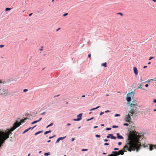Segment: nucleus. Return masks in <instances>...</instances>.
Returning a JSON list of instances; mask_svg holds the SVG:
<instances>
[{"label":"nucleus","mask_w":156,"mask_h":156,"mask_svg":"<svg viewBox=\"0 0 156 156\" xmlns=\"http://www.w3.org/2000/svg\"><path fill=\"white\" fill-rule=\"evenodd\" d=\"M141 144L140 143L138 144L136 143H133L131 141H129L127 142L126 145H127L128 147L126 148V150H127L128 151L131 152L132 150V148H136L137 146L139 145V148L136 149V152H137L140 148V146H141Z\"/></svg>","instance_id":"1"},{"label":"nucleus","mask_w":156,"mask_h":156,"mask_svg":"<svg viewBox=\"0 0 156 156\" xmlns=\"http://www.w3.org/2000/svg\"><path fill=\"white\" fill-rule=\"evenodd\" d=\"M19 119H20V118H18L16 122L14 123L13 124V126L14 127V129H16L21 125V123L19 121Z\"/></svg>","instance_id":"2"},{"label":"nucleus","mask_w":156,"mask_h":156,"mask_svg":"<svg viewBox=\"0 0 156 156\" xmlns=\"http://www.w3.org/2000/svg\"><path fill=\"white\" fill-rule=\"evenodd\" d=\"M133 91L131 92V93H129L127 94V97L126 98V100L127 101L129 102L131 100V97L133 96Z\"/></svg>","instance_id":"3"},{"label":"nucleus","mask_w":156,"mask_h":156,"mask_svg":"<svg viewBox=\"0 0 156 156\" xmlns=\"http://www.w3.org/2000/svg\"><path fill=\"white\" fill-rule=\"evenodd\" d=\"M130 116V115L129 114H128L127 115H126L125 116V121L128 122H129L131 119Z\"/></svg>","instance_id":"4"},{"label":"nucleus","mask_w":156,"mask_h":156,"mask_svg":"<svg viewBox=\"0 0 156 156\" xmlns=\"http://www.w3.org/2000/svg\"><path fill=\"white\" fill-rule=\"evenodd\" d=\"M149 145V148L150 151H151L153 150L154 148H156V145L152 144H148Z\"/></svg>","instance_id":"5"},{"label":"nucleus","mask_w":156,"mask_h":156,"mask_svg":"<svg viewBox=\"0 0 156 156\" xmlns=\"http://www.w3.org/2000/svg\"><path fill=\"white\" fill-rule=\"evenodd\" d=\"M66 136H63V137H59L56 140L55 144H57V143H58L59 142L60 140H63L65 139L66 138Z\"/></svg>","instance_id":"6"},{"label":"nucleus","mask_w":156,"mask_h":156,"mask_svg":"<svg viewBox=\"0 0 156 156\" xmlns=\"http://www.w3.org/2000/svg\"><path fill=\"white\" fill-rule=\"evenodd\" d=\"M117 136L116 138H117L118 139H123L124 138L123 137L120 135L119 133H116Z\"/></svg>","instance_id":"7"},{"label":"nucleus","mask_w":156,"mask_h":156,"mask_svg":"<svg viewBox=\"0 0 156 156\" xmlns=\"http://www.w3.org/2000/svg\"><path fill=\"white\" fill-rule=\"evenodd\" d=\"M134 72L136 76L138 73V71L137 68L136 67H134L133 68Z\"/></svg>","instance_id":"8"},{"label":"nucleus","mask_w":156,"mask_h":156,"mask_svg":"<svg viewBox=\"0 0 156 156\" xmlns=\"http://www.w3.org/2000/svg\"><path fill=\"white\" fill-rule=\"evenodd\" d=\"M82 113H80L77 115V117L80 121L82 119Z\"/></svg>","instance_id":"9"},{"label":"nucleus","mask_w":156,"mask_h":156,"mask_svg":"<svg viewBox=\"0 0 156 156\" xmlns=\"http://www.w3.org/2000/svg\"><path fill=\"white\" fill-rule=\"evenodd\" d=\"M42 119V118H41V117L38 120L34 121H33V122H32L31 123V124L33 125V124H34L35 123H36L37 122H38L40 121Z\"/></svg>","instance_id":"10"},{"label":"nucleus","mask_w":156,"mask_h":156,"mask_svg":"<svg viewBox=\"0 0 156 156\" xmlns=\"http://www.w3.org/2000/svg\"><path fill=\"white\" fill-rule=\"evenodd\" d=\"M5 83V81H2V80H0V90H1V88L2 86H4Z\"/></svg>","instance_id":"11"},{"label":"nucleus","mask_w":156,"mask_h":156,"mask_svg":"<svg viewBox=\"0 0 156 156\" xmlns=\"http://www.w3.org/2000/svg\"><path fill=\"white\" fill-rule=\"evenodd\" d=\"M136 107L135 108L131 109V110L129 111V113L134 114L135 113V112H134L135 110H136Z\"/></svg>","instance_id":"12"},{"label":"nucleus","mask_w":156,"mask_h":156,"mask_svg":"<svg viewBox=\"0 0 156 156\" xmlns=\"http://www.w3.org/2000/svg\"><path fill=\"white\" fill-rule=\"evenodd\" d=\"M109 136H110V138L112 139L115 140L116 139V137L115 136H113V134H110Z\"/></svg>","instance_id":"13"},{"label":"nucleus","mask_w":156,"mask_h":156,"mask_svg":"<svg viewBox=\"0 0 156 156\" xmlns=\"http://www.w3.org/2000/svg\"><path fill=\"white\" fill-rule=\"evenodd\" d=\"M13 80H15V79H13L12 78H11L7 80L6 81H5V83H8L10 81H13Z\"/></svg>","instance_id":"14"},{"label":"nucleus","mask_w":156,"mask_h":156,"mask_svg":"<svg viewBox=\"0 0 156 156\" xmlns=\"http://www.w3.org/2000/svg\"><path fill=\"white\" fill-rule=\"evenodd\" d=\"M31 129V127H29V128L25 129L23 133H22V134H24V133H25L27 132V131H28L30 129Z\"/></svg>","instance_id":"15"},{"label":"nucleus","mask_w":156,"mask_h":156,"mask_svg":"<svg viewBox=\"0 0 156 156\" xmlns=\"http://www.w3.org/2000/svg\"><path fill=\"white\" fill-rule=\"evenodd\" d=\"M43 132V130L38 131L37 132L35 133L34 134V135H37V134H39L40 133H42Z\"/></svg>","instance_id":"16"},{"label":"nucleus","mask_w":156,"mask_h":156,"mask_svg":"<svg viewBox=\"0 0 156 156\" xmlns=\"http://www.w3.org/2000/svg\"><path fill=\"white\" fill-rule=\"evenodd\" d=\"M142 83H141L140 85V86L137 87L138 89L140 88V89H142L143 90H146L143 88H142L141 86H142Z\"/></svg>","instance_id":"17"},{"label":"nucleus","mask_w":156,"mask_h":156,"mask_svg":"<svg viewBox=\"0 0 156 156\" xmlns=\"http://www.w3.org/2000/svg\"><path fill=\"white\" fill-rule=\"evenodd\" d=\"M51 131L50 130L47 131H46L44 132V135H46V134H47L51 133Z\"/></svg>","instance_id":"18"},{"label":"nucleus","mask_w":156,"mask_h":156,"mask_svg":"<svg viewBox=\"0 0 156 156\" xmlns=\"http://www.w3.org/2000/svg\"><path fill=\"white\" fill-rule=\"evenodd\" d=\"M112 154H114V155H113L112 154V156H114V154H119L118 152V151H112Z\"/></svg>","instance_id":"19"},{"label":"nucleus","mask_w":156,"mask_h":156,"mask_svg":"<svg viewBox=\"0 0 156 156\" xmlns=\"http://www.w3.org/2000/svg\"><path fill=\"white\" fill-rule=\"evenodd\" d=\"M100 107V106H98L96 108H93L92 109H90V111H92V110H94L96 109L99 108Z\"/></svg>","instance_id":"20"},{"label":"nucleus","mask_w":156,"mask_h":156,"mask_svg":"<svg viewBox=\"0 0 156 156\" xmlns=\"http://www.w3.org/2000/svg\"><path fill=\"white\" fill-rule=\"evenodd\" d=\"M53 125V123H51L50 124H49V125H48V126L46 127V128H48V127H50V126H52Z\"/></svg>","instance_id":"21"},{"label":"nucleus","mask_w":156,"mask_h":156,"mask_svg":"<svg viewBox=\"0 0 156 156\" xmlns=\"http://www.w3.org/2000/svg\"><path fill=\"white\" fill-rule=\"evenodd\" d=\"M50 153L49 152H46L44 153V155L45 156H48L50 155Z\"/></svg>","instance_id":"22"},{"label":"nucleus","mask_w":156,"mask_h":156,"mask_svg":"<svg viewBox=\"0 0 156 156\" xmlns=\"http://www.w3.org/2000/svg\"><path fill=\"white\" fill-rule=\"evenodd\" d=\"M102 66H103L104 67H107V63L106 62H105L102 63L101 65Z\"/></svg>","instance_id":"23"},{"label":"nucleus","mask_w":156,"mask_h":156,"mask_svg":"<svg viewBox=\"0 0 156 156\" xmlns=\"http://www.w3.org/2000/svg\"><path fill=\"white\" fill-rule=\"evenodd\" d=\"M11 9L9 8H5V11H10Z\"/></svg>","instance_id":"24"},{"label":"nucleus","mask_w":156,"mask_h":156,"mask_svg":"<svg viewBox=\"0 0 156 156\" xmlns=\"http://www.w3.org/2000/svg\"><path fill=\"white\" fill-rule=\"evenodd\" d=\"M94 117H92L91 118H90V119H87V121H89L92 119H94Z\"/></svg>","instance_id":"25"},{"label":"nucleus","mask_w":156,"mask_h":156,"mask_svg":"<svg viewBox=\"0 0 156 156\" xmlns=\"http://www.w3.org/2000/svg\"><path fill=\"white\" fill-rule=\"evenodd\" d=\"M120 115L119 114H115V115L114 116L115 117L120 116Z\"/></svg>","instance_id":"26"},{"label":"nucleus","mask_w":156,"mask_h":156,"mask_svg":"<svg viewBox=\"0 0 156 156\" xmlns=\"http://www.w3.org/2000/svg\"><path fill=\"white\" fill-rule=\"evenodd\" d=\"M25 120H24V119H22L21 120H20V123H21V122H22V123H24L25 122Z\"/></svg>","instance_id":"27"},{"label":"nucleus","mask_w":156,"mask_h":156,"mask_svg":"<svg viewBox=\"0 0 156 156\" xmlns=\"http://www.w3.org/2000/svg\"><path fill=\"white\" fill-rule=\"evenodd\" d=\"M112 128H118V126L116 125H113L112 126Z\"/></svg>","instance_id":"28"},{"label":"nucleus","mask_w":156,"mask_h":156,"mask_svg":"<svg viewBox=\"0 0 156 156\" xmlns=\"http://www.w3.org/2000/svg\"><path fill=\"white\" fill-rule=\"evenodd\" d=\"M130 105L131 107H135L136 106V105L135 104H131Z\"/></svg>","instance_id":"29"},{"label":"nucleus","mask_w":156,"mask_h":156,"mask_svg":"<svg viewBox=\"0 0 156 156\" xmlns=\"http://www.w3.org/2000/svg\"><path fill=\"white\" fill-rule=\"evenodd\" d=\"M95 136L96 137L100 138L101 137V136L100 135L96 134L95 135Z\"/></svg>","instance_id":"30"},{"label":"nucleus","mask_w":156,"mask_h":156,"mask_svg":"<svg viewBox=\"0 0 156 156\" xmlns=\"http://www.w3.org/2000/svg\"><path fill=\"white\" fill-rule=\"evenodd\" d=\"M123 125L124 126H128L129 125V124L127 123H124L123 124Z\"/></svg>","instance_id":"31"},{"label":"nucleus","mask_w":156,"mask_h":156,"mask_svg":"<svg viewBox=\"0 0 156 156\" xmlns=\"http://www.w3.org/2000/svg\"><path fill=\"white\" fill-rule=\"evenodd\" d=\"M88 151V149H82L81 151Z\"/></svg>","instance_id":"32"},{"label":"nucleus","mask_w":156,"mask_h":156,"mask_svg":"<svg viewBox=\"0 0 156 156\" xmlns=\"http://www.w3.org/2000/svg\"><path fill=\"white\" fill-rule=\"evenodd\" d=\"M73 120L74 121H80V120L78 118L74 119H73Z\"/></svg>","instance_id":"33"},{"label":"nucleus","mask_w":156,"mask_h":156,"mask_svg":"<svg viewBox=\"0 0 156 156\" xmlns=\"http://www.w3.org/2000/svg\"><path fill=\"white\" fill-rule=\"evenodd\" d=\"M112 129L110 127L107 128L106 129V130H110Z\"/></svg>","instance_id":"34"},{"label":"nucleus","mask_w":156,"mask_h":156,"mask_svg":"<svg viewBox=\"0 0 156 156\" xmlns=\"http://www.w3.org/2000/svg\"><path fill=\"white\" fill-rule=\"evenodd\" d=\"M55 136H56L55 135H54L53 136H49V139H51V138L55 137Z\"/></svg>","instance_id":"35"},{"label":"nucleus","mask_w":156,"mask_h":156,"mask_svg":"<svg viewBox=\"0 0 156 156\" xmlns=\"http://www.w3.org/2000/svg\"><path fill=\"white\" fill-rule=\"evenodd\" d=\"M117 14H119L121 16H122L123 15V14L120 12H118L117 13Z\"/></svg>","instance_id":"36"},{"label":"nucleus","mask_w":156,"mask_h":156,"mask_svg":"<svg viewBox=\"0 0 156 156\" xmlns=\"http://www.w3.org/2000/svg\"><path fill=\"white\" fill-rule=\"evenodd\" d=\"M68 14V13H65V14H64L63 15V16L64 17L65 16H67Z\"/></svg>","instance_id":"37"},{"label":"nucleus","mask_w":156,"mask_h":156,"mask_svg":"<svg viewBox=\"0 0 156 156\" xmlns=\"http://www.w3.org/2000/svg\"><path fill=\"white\" fill-rule=\"evenodd\" d=\"M118 145L120 146L122 144V143L121 142H118Z\"/></svg>","instance_id":"38"},{"label":"nucleus","mask_w":156,"mask_h":156,"mask_svg":"<svg viewBox=\"0 0 156 156\" xmlns=\"http://www.w3.org/2000/svg\"><path fill=\"white\" fill-rule=\"evenodd\" d=\"M109 145V144L107 143H105L104 144V145L105 146H108Z\"/></svg>","instance_id":"39"},{"label":"nucleus","mask_w":156,"mask_h":156,"mask_svg":"<svg viewBox=\"0 0 156 156\" xmlns=\"http://www.w3.org/2000/svg\"><path fill=\"white\" fill-rule=\"evenodd\" d=\"M27 91H28V90L27 89H24L23 90V91L24 92H27Z\"/></svg>","instance_id":"40"},{"label":"nucleus","mask_w":156,"mask_h":156,"mask_svg":"<svg viewBox=\"0 0 156 156\" xmlns=\"http://www.w3.org/2000/svg\"><path fill=\"white\" fill-rule=\"evenodd\" d=\"M104 113V112H101L100 113V115H101Z\"/></svg>","instance_id":"41"},{"label":"nucleus","mask_w":156,"mask_h":156,"mask_svg":"<svg viewBox=\"0 0 156 156\" xmlns=\"http://www.w3.org/2000/svg\"><path fill=\"white\" fill-rule=\"evenodd\" d=\"M114 150V151H117V150H119V149L118 148H114V149H113Z\"/></svg>","instance_id":"42"},{"label":"nucleus","mask_w":156,"mask_h":156,"mask_svg":"<svg viewBox=\"0 0 156 156\" xmlns=\"http://www.w3.org/2000/svg\"><path fill=\"white\" fill-rule=\"evenodd\" d=\"M143 146L144 147V148H146L147 147V148H148V146L147 145H146V146H145L144 144H143Z\"/></svg>","instance_id":"43"},{"label":"nucleus","mask_w":156,"mask_h":156,"mask_svg":"<svg viewBox=\"0 0 156 156\" xmlns=\"http://www.w3.org/2000/svg\"><path fill=\"white\" fill-rule=\"evenodd\" d=\"M88 58H90V59H91V58H90L91 57V54H88Z\"/></svg>","instance_id":"44"},{"label":"nucleus","mask_w":156,"mask_h":156,"mask_svg":"<svg viewBox=\"0 0 156 156\" xmlns=\"http://www.w3.org/2000/svg\"><path fill=\"white\" fill-rule=\"evenodd\" d=\"M109 135H110V134H108V135L106 136V138H110V136H109Z\"/></svg>","instance_id":"45"},{"label":"nucleus","mask_w":156,"mask_h":156,"mask_svg":"<svg viewBox=\"0 0 156 156\" xmlns=\"http://www.w3.org/2000/svg\"><path fill=\"white\" fill-rule=\"evenodd\" d=\"M75 140V139L74 138H73L71 139V141L72 142H73Z\"/></svg>","instance_id":"46"},{"label":"nucleus","mask_w":156,"mask_h":156,"mask_svg":"<svg viewBox=\"0 0 156 156\" xmlns=\"http://www.w3.org/2000/svg\"><path fill=\"white\" fill-rule=\"evenodd\" d=\"M154 58V57H150L149 58V60H151L152 58Z\"/></svg>","instance_id":"47"},{"label":"nucleus","mask_w":156,"mask_h":156,"mask_svg":"<svg viewBox=\"0 0 156 156\" xmlns=\"http://www.w3.org/2000/svg\"><path fill=\"white\" fill-rule=\"evenodd\" d=\"M4 45L2 44V45H0V48H2L4 47Z\"/></svg>","instance_id":"48"},{"label":"nucleus","mask_w":156,"mask_h":156,"mask_svg":"<svg viewBox=\"0 0 156 156\" xmlns=\"http://www.w3.org/2000/svg\"><path fill=\"white\" fill-rule=\"evenodd\" d=\"M110 112V111H109V110H106V111H105L104 112L107 113V112Z\"/></svg>","instance_id":"49"},{"label":"nucleus","mask_w":156,"mask_h":156,"mask_svg":"<svg viewBox=\"0 0 156 156\" xmlns=\"http://www.w3.org/2000/svg\"><path fill=\"white\" fill-rule=\"evenodd\" d=\"M108 140L107 139H105L104 140V141H105V142H108Z\"/></svg>","instance_id":"50"},{"label":"nucleus","mask_w":156,"mask_h":156,"mask_svg":"<svg viewBox=\"0 0 156 156\" xmlns=\"http://www.w3.org/2000/svg\"><path fill=\"white\" fill-rule=\"evenodd\" d=\"M36 126H37L36 125L34 126V127H31V128H32L31 129V130H32Z\"/></svg>","instance_id":"51"},{"label":"nucleus","mask_w":156,"mask_h":156,"mask_svg":"<svg viewBox=\"0 0 156 156\" xmlns=\"http://www.w3.org/2000/svg\"><path fill=\"white\" fill-rule=\"evenodd\" d=\"M45 114V112H43V113H41V115H44Z\"/></svg>","instance_id":"52"},{"label":"nucleus","mask_w":156,"mask_h":156,"mask_svg":"<svg viewBox=\"0 0 156 156\" xmlns=\"http://www.w3.org/2000/svg\"><path fill=\"white\" fill-rule=\"evenodd\" d=\"M153 101L154 103H156V99H154Z\"/></svg>","instance_id":"53"},{"label":"nucleus","mask_w":156,"mask_h":156,"mask_svg":"<svg viewBox=\"0 0 156 156\" xmlns=\"http://www.w3.org/2000/svg\"><path fill=\"white\" fill-rule=\"evenodd\" d=\"M33 13H30L29 14V16H30Z\"/></svg>","instance_id":"54"},{"label":"nucleus","mask_w":156,"mask_h":156,"mask_svg":"<svg viewBox=\"0 0 156 156\" xmlns=\"http://www.w3.org/2000/svg\"><path fill=\"white\" fill-rule=\"evenodd\" d=\"M61 29L60 28H58V29H57L56 30V31H58L59 30H60Z\"/></svg>","instance_id":"55"},{"label":"nucleus","mask_w":156,"mask_h":156,"mask_svg":"<svg viewBox=\"0 0 156 156\" xmlns=\"http://www.w3.org/2000/svg\"><path fill=\"white\" fill-rule=\"evenodd\" d=\"M145 86L146 87H147L148 86V84H147L145 85Z\"/></svg>","instance_id":"56"},{"label":"nucleus","mask_w":156,"mask_h":156,"mask_svg":"<svg viewBox=\"0 0 156 156\" xmlns=\"http://www.w3.org/2000/svg\"><path fill=\"white\" fill-rule=\"evenodd\" d=\"M42 48H43V47L42 46L41 47V48H40L39 49V50L40 51H42L43 50V49H42Z\"/></svg>","instance_id":"57"},{"label":"nucleus","mask_w":156,"mask_h":156,"mask_svg":"<svg viewBox=\"0 0 156 156\" xmlns=\"http://www.w3.org/2000/svg\"><path fill=\"white\" fill-rule=\"evenodd\" d=\"M98 126H95L94 127V128L95 129V128H98Z\"/></svg>","instance_id":"58"},{"label":"nucleus","mask_w":156,"mask_h":156,"mask_svg":"<svg viewBox=\"0 0 156 156\" xmlns=\"http://www.w3.org/2000/svg\"><path fill=\"white\" fill-rule=\"evenodd\" d=\"M67 126H70L71 125V124L70 123H68L67 124Z\"/></svg>","instance_id":"59"},{"label":"nucleus","mask_w":156,"mask_h":156,"mask_svg":"<svg viewBox=\"0 0 156 156\" xmlns=\"http://www.w3.org/2000/svg\"><path fill=\"white\" fill-rule=\"evenodd\" d=\"M147 67V66H144L143 67V68L144 69H145V68H146Z\"/></svg>","instance_id":"60"},{"label":"nucleus","mask_w":156,"mask_h":156,"mask_svg":"<svg viewBox=\"0 0 156 156\" xmlns=\"http://www.w3.org/2000/svg\"><path fill=\"white\" fill-rule=\"evenodd\" d=\"M27 119H28V118L27 117H26V118H24V120H27Z\"/></svg>","instance_id":"61"},{"label":"nucleus","mask_w":156,"mask_h":156,"mask_svg":"<svg viewBox=\"0 0 156 156\" xmlns=\"http://www.w3.org/2000/svg\"><path fill=\"white\" fill-rule=\"evenodd\" d=\"M102 154H104V155H105L106 154V153L105 152H103Z\"/></svg>","instance_id":"62"},{"label":"nucleus","mask_w":156,"mask_h":156,"mask_svg":"<svg viewBox=\"0 0 156 156\" xmlns=\"http://www.w3.org/2000/svg\"><path fill=\"white\" fill-rule=\"evenodd\" d=\"M51 140H48V141H47V143H49V142H51Z\"/></svg>","instance_id":"63"},{"label":"nucleus","mask_w":156,"mask_h":156,"mask_svg":"<svg viewBox=\"0 0 156 156\" xmlns=\"http://www.w3.org/2000/svg\"><path fill=\"white\" fill-rule=\"evenodd\" d=\"M82 97L83 98H84L85 97V95H83L82 96Z\"/></svg>","instance_id":"64"}]
</instances>
